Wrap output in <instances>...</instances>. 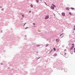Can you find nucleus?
<instances>
[{
  "instance_id": "obj_30",
  "label": "nucleus",
  "mask_w": 75,
  "mask_h": 75,
  "mask_svg": "<svg viewBox=\"0 0 75 75\" xmlns=\"http://www.w3.org/2000/svg\"><path fill=\"white\" fill-rule=\"evenodd\" d=\"M3 10V9H2V10Z\"/></svg>"
},
{
  "instance_id": "obj_3",
  "label": "nucleus",
  "mask_w": 75,
  "mask_h": 75,
  "mask_svg": "<svg viewBox=\"0 0 75 75\" xmlns=\"http://www.w3.org/2000/svg\"><path fill=\"white\" fill-rule=\"evenodd\" d=\"M64 36V34L63 33L61 34L60 35V36L61 37V38H62Z\"/></svg>"
},
{
  "instance_id": "obj_26",
  "label": "nucleus",
  "mask_w": 75,
  "mask_h": 75,
  "mask_svg": "<svg viewBox=\"0 0 75 75\" xmlns=\"http://www.w3.org/2000/svg\"><path fill=\"white\" fill-rule=\"evenodd\" d=\"M25 24H26V23H25V24L24 25H25Z\"/></svg>"
},
{
  "instance_id": "obj_29",
  "label": "nucleus",
  "mask_w": 75,
  "mask_h": 75,
  "mask_svg": "<svg viewBox=\"0 0 75 75\" xmlns=\"http://www.w3.org/2000/svg\"><path fill=\"white\" fill-rule=\"evenodd\" d=\"M71 54H72V53H71Z\"/></svg>"
},
{
  "instance_id": "obj_5",
  "label": "nucleus",
  "mask_w": 75,
  "mask_h": 75,
  "mask_svg": "<svg viewBox=\"0 0 75 75\" xmlns=\"http://www.w3.org/2000/svg\"><path fill=\"white\" fill-rule=\"evenodd\" d=\"M51 8L52 9H54V6H51Z\"/></svg>"
},
{
  "instance_id": "obj_27",
  "label": "nucleus",
  "mask_w": 75,
  "mask_h": 75,
  "mask_svg": "<svg viewBox=\"0 0 75 75\" xmlns=\"http://www.w3.org/2000/svg\"><path fill=\"white\" fill-rule=\"evenodd\" d=\"M66 51V50H64L65 51Z\"/></svg>"
},
{
  "instance_id": "obj_20",
  "label": "nucleus",
  "mask_w": 75,
  "mask_h": 75,
  "mask_svg": "<svg viewBox=\"0 0 75 75\" xmlns=\"http://www.w3.org/2000/svg\"><path fill=\"white\" fill-rule=\"evenodd\" d=\"M33 25H35V23H33Z\"/></svg>"
},
{
  "instance_id": "obj_16",
  "label": "nucleus",
  "mask_w": 75,
  "mask_h": 75,
  "mask_svg": "<svg viewBox=\"0 0 75 75\" xmlns=\"http://www.w3.org/2000/svg\"><path fill=\"white\" fill-rule=\"evenodd\" d=\"M48 18H49V16H47V19H48Z\"/></svg>"
},
{
  "instance_id": "obj_4",
  "label": "nucleus",
  "mask_w": 75,
  "mask_h": 75,
  "mask_svg": "<svg viewBox=\"0 0 75 75\" xmlns=\"http://www.w3.org/2000/svg\"><path fill=\"white\" fill-rule=\"evenodd\" d=\"M74 48V46H72L70 49V50H72L73 49V48Z\"/></svg>"
},
{
  "instance_id": "obj_8",
  "label": "nucleus",
  "mask_w": 75,
  "mask_h": 75,
  "mask_svg": "<svg viewBox=\"0 0 75 75\" xmlns=\"http://www.w3.org/2000/svg\"><path fill=\"white\" fill-rule=\"evenodd\" d=\"M66 9L67 11H69V8H66Z\"/></svg>"
},
{
  "instance_id": "obj_7",
  "label": "nucleus",
  "mask_w": 75,
  "mask_h": 75,
  "mask_svg": "<svg viewBox=\"0 0 75 75\" xmlns=\"http://www.w3.org/2000/svg\"><path fill=\"white\" fill-rule=\"evenodd\" d=\"M56 42H59V40L58 39H56Z\"/></svg>"
},
{
  "instance_id": "obj_22",
  "label": "nucleus",
  "mask_w": 75,
  "mask_h": 75,
  "mask_svg": "<svg viewBox=\"0 0 75 75\" xmlns=\"http://www.w3.org/2000/svg\"><path fill=\"white\" fill-rule=\"evenodd\" d=\"M74 52L75 53V48H74Z\"/></svg>"
},
{
  "instance_id": "obj_23",
  "label": "nucleus",
  "mask_w": 75,
  "mask_h": 75,
  "mask_svg": "<svg viewBox=\"0 0 75 75\" xmlns=\"http://www.w3.org/2000/svg\"><path fill=\"white\" fill-rule=\"evenodd\" d=\"M72 45H74V44H72Z\"/></svg>"
},
{
  "instance_id": "obj_11",
  "label": "nucleus",
  "mask_w": 75,
  "mask_h": 75,
  "mask_svg": "<svg viewBox=\"0 0 75 75\" xmlns=\"http://www.w3.org/2000/svg\"><path fill=\"white\" fill-rule=\"evenodd\" d=\"M36 3H38L39 2V1L38 0H36Z\"/></svg>"
},
{
  "instance_id": "obj_2",
  "label": "nucleus",
  "mask_w": 75,
  "mask_h": 75,
  "mask_svg": "<svg viewBox=\"0 0 75 75\" xmlns=\"http://www.w3.org/2000/svg\"><path fill=\"white\" fill-rule=\"evenodd\" d=\"M62 16H65V13L63 12L62 13Z\"/></svg>"
},
{
  "instance_id": "obj_25",
  "label": "nucleus",
  "mask_w": 75,
  "mask_h": 75,
  "mask_svg": "<svg viewBox=\"0 0 75 75\" xmlns=\"http://www.w3.org/2000/svg\"><path fill=\"white\" fill-rule=\"evenodd\" d=\"M29 13H31V11H29Z\"/></svg>"
},
{
  "instance_id": "obj_14",
  "label": "nucleus",
  "mask_w": 75,
  "mask_h": 75,
  "mask_svg": "<svg viewBox=\"0 0 75 75\" xmlns=\"http://www.w3.org/2000/svg\"><path fill=\"white\" fill-rule=\"evenodd\" d=\"M52 50H51L50 51V53H51V52H52Z\"/></svg>"
},
{
  "instance_id": "obj_10",
  "label": "nucleus",
  "mask_w": 75,
  "mask_h": 75,
  "mask_svg": "<svg viewBox=\"0 0 75 75\" xmlns=\"http://www.w3.org/2000/svg\"><path fill=\"white\" fill-rule=\"evenodd\" d=\"M69 14L71 15V16H72L73 14L72 13H71V12L69 13Z\"/></svg>"
},
{
  "instance_id": "obj_6",
  "label": "nucleus",
  "mask_w": 75,
  "mask_h": 75,
  "mask_svg": "<svg viewBox=\"0 0 75 75\" xmlns=\"http://www.w3.org/2000/svg\"><path fill=\"white\" fill-rule=\"evenodd\" d=\"M31 7V8H33V4H31L30 5V6Z\"/></svg>"
},
{
  "instance_id": "obj_13",
  "label": "nucleus",
  "mask_w": 75,
  "mask_h": 75,
  "mask_svg": "<svg viewBox=\"0 0 75 75\" xmlns=\"http://www.w3.org/2000/svg\"><path fill=\"white\" fill-rule=\"evenodd\" d=\"M52 5H53V6L55 8H56V6H55L54 5V4H52Z\"/></svg>"
},
{
  "instance_id": "obj_18",
  "label": "nucleus",
  "mask_w": 75,
  "mask_h": 75,
  "mask_svg": "<svg viewBox=\"0 0 75 75\" xmlns=\"http://www.w3.org/2000/svg\"><path fill=\"white\" fill-rule=\"evenodd\" d=\"M47 16H46V18H45V19H46H46H47Z\"/></svg>"
},
{
  "instance_id": "obj_17",
  "label": "nucleus",
  "mask_w": 75,
  "mask_h": 75,
  "mask_svg": "<svg viewBox=\"0 0 75 75\" xmlns=\"http://www.w3.org/2000/svg\"><path fill=\"white\" fill-rule=\"evenodd\" d=\"M74 30H75V25L74 26Z\"/></svg>"
},
{
  "instance_id": "obj_1",
  "label": "nucleus",
  "mask_w": 75,
  "mask_h": 75,
  "mask_svg": "<svg viewBox=\"0 0 75 75\" xmlns=\"http://www.w3.org/2000/svg\"><path fill=\"white\" fill-rule=\"evenodd\" d=\"M64 56L66 58H67L68 57V54H67L66 53H65Z\"/></svg>"
},
{
  "instance_id": "obj_15",
  "label": "nucleus",
  "mask_w": 75,
  "mask_h": 75,
  "mask_svg": "<svg viewBox=\"0 0 75 75\" xmlns=\"http://www.w3.org/2000/svg\"><path fill=\"white\" fill-rule=\"evenodd\" d=\"M71 9H72V10H73V9H74V8H71Z\"/></svg>"
},
{
  "instance_id": "obj_24",
  "label": "nucleus",
  "mask_w": 75,
  "mask_h": 75,
  "mask_svg": "<svg viewBox=\"0 0 75 75\" xmlns=\"http://www.w3.org/2000/svg\"><path fill=\"white\" fill-rule=\"evenodd\" d=\"M28 27H26V28H25V29H27V28H28Z\"/></svg>"
},
{
  "instance_id": "obj_9",
  "label": "nucleus",
  "mask_w": 75,
  "mask_h": 75,
  "mask_svg": "<svg viewBox=\"0 0 75 75\" xmlns=\"http://www.w3.org/2000/svg\"><path fill=\"white\" fill-rule=\"evenodd\" d=\"M57 55V54L56 53H55L54 54V56H56Z\"/></svg>"
},
{
  "instance_id": "obj_21",
  "label": "nucleus",
  "mask_w": 75,
  "mask_h": 75,
  "mask_svg": "<svg viewBox=\"0 0 75 75\" xmlns=\"http://www.w3.org/2000/svg\"><path fill=\"white\" fill-rule=\"evenodd\" d=\"M37 46H38H38H40V45H37Z\"/></svg>"
},
{
  "instance_id": "obj_12",
  "label": "nucleus",
  "mask_w": 75,
  "mask_h": 75,
  "mask_svg": "<svg viewBox=\"0 0 75 75\" xmlns=\"http://www.w3.org/2000/svg\"><path fill=\"white\" fill-rule=\"evenodd\" d=\"M53 50L54 51H55V50H56V49L55 48H54Z\"/></svg>"
},
{
  "instance_id": "obj_28",
  "label": "nucleus",
  "mask_w": 75,
  "mask_h": 75,
  "mask_svg": "<svg viewBox=\"0 0 75 75\" xmlns=\"http://www.w3.org/2000/svg\"><path fill=\"white\" fill-rule=\"evenodd\" d=\"M40 1H42V0H40Z\"/></svg>"
},
{
  "instance_id": "obj_19",
  "label": "nucleus",
  "mask_w": 75,
  "mask_h": 75,
  "mask_svg": "<svg viewBox=\"0 0 75 75\" xmlns=\"http://www.w3.org/2000/svg\"><path fill=\"white\" fill-rule=\"evenodd\" d=\"M22 17H24V15H22Z\"/></svg>"
}]
</instances>
